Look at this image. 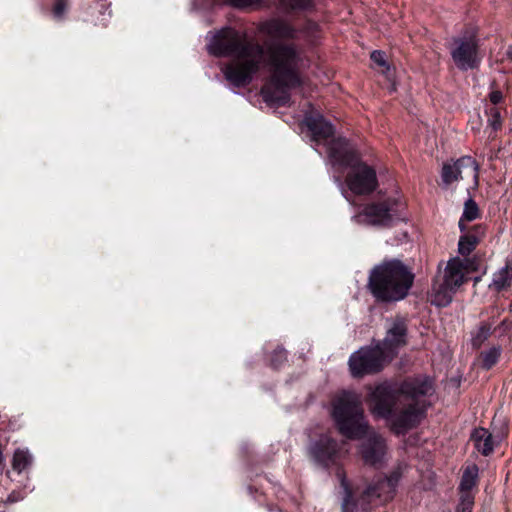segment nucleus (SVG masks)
Returning a JSON list of instances; mask_svg holds the SVG:
<instances>
[{
	"mask_svg": "<svg viewBox=\"0 0 512 512\" xmlns=\"http://www.w3.org/2000/svg\"><path fill=\"white\" fill-rule=\"evenodd\" d=\"M258 29L267 38L264 46L227 27L211 36L208 52L217 57H234L221 70L225 79L238 88L252 82L266 52L270 75L260 93L267 104L284 106L290 101V91L302 84L300 49L292 42H284L297 39L299 30L282 19L262 22Z\"/></svg>",
	"mask_w": 512,
	"mask_h": 512,
	"instance_id": "1",
	"label": "nucleus"
},
{
	"mask_svg": "<svg viewBox=\"0 0 512 512\" xmlns=\"http://www.w3.org/2000/svg\"><path fill=\"white\" fill-rule=\"evenodd\" d=\"M433 393V382L427 376L408 378L395 385L383 383L371 393V411L390 419L396 434H404L421 421L428 406L425 398Z\"/></svg>",
	"mask_w": 512,
	"mask_h": 512,
	"instance_id": "2",
	"label": "nucleus"
},
{
	"mask_svg": "<svg viewBox=\"0 0 512 512\" xmlns=\"http://www.w3.org/2000/svg\"><path fill=\"white\" fill-rule=\"evenodd\" d=\"M333 419L339 432L348 439H361L360 453L365 464L380 467L387 459L385 439L376 432L369 433V426L364 417L361 395L342 392L333 402Z\"/></svg>",
	"mask_w": 512,
	"mask_h": 512,
	"instance_id": "3",
	"label": "nucleus"
},
{
	"mask_svg": "<svg viewBox=\"0 0 512 512\" xmlns=\"http://www.w3.org/2000/svg\"><path fill=\"white\" fill-rule=\"evenodd\" d=\"M414 282L411 269L398 259L385 260L369 275L368 286L373 296L383 302L404 299Z\"/></svg>",
	"mask_w": 512,
	"mask_h": 512,
	"instance_id": "4",
	"label": "nucleus"
},
{
	"mask_svg": "<svg viewBox=\"0 0 512 512\" xmlns=\"http://www.w3.org/2000/svg\"><path fill=\"white\" fill-rule=\"evenodd\" d=\"M407 466L399 464L389 477L369 485L357 500H354L349 484L342 471L337 476L343 490L342 512H368L372 505H378L393 498L396 487Z\"/></svg>",
	"mask_w": 512,
	"mask_h": 512,
	"instance_id": "5",
	"label": "nucleus"
},
{
	"mask_svg": "<svg viewBox=\"0 0 512 512\" xmlns=\"http://www.w3.org/2000/svg\"><path fill=\"white\" fill-rule=\"evenodd\" d=\"M404 204L395 198L371 202L352 217L358 224L388 228L405 220Z\"/></svg>",
	"mask_w": 512,
	"mask_h": 512,
	"instance_id": "6",
	"label": "nucleus"
},
{
	"mask_svg": "<svg viewBox=\"0 0 512 512\" xmlns=\"http://www.w3.org/2000/svg\"><path fill=\"white\" fill-rule=\"evenodd\" d=\"M387 360L389 358L381 350L380 345L367 346L352 353L348 365L351 375L360 378L380 372Z\"/></svg>",
	"mask_w": 512,
	"mask_h": 512,
	"instance_id": "7",
	"label": "nucleus"
},
{
	"mask_svg": "<svg viewBox=\"0 0 512 512\" xmlns=\"http://www.w3.org/2000/svg\"><path fill=\"white\" fill-rule=\"evenodd\" d=\"M350 172L346 176V184L351 192L356 195H368L378 187L376 171L360 159L349 167Z\"/></svg>",
	"mask_w": 512,
	"mask_h": 512,
	"instance_id": "8",
	"label": "nucleus"
},
{
	"mask_svg": "<svg viewBox=\"0 0 512 512\" xmlns=\"http://www.w3.org/2000/svg\"><path fill=\"white\" fill-rule=\"evenodd\" d=\"M479 165L470 156H463L455 161L443 164L441 181L444 188L450 187L455 182L471 177L474 184L478 183Z\"/></svg>",
	"mask_w": 512,
	"mask_h": 512,
	"instance_id": "9",
	"label": "nucleus"
},
{
	"mask_svg": "<svg viewBox=\"0 0 512 512\" xmlns=\"http://www.w3.org/2000/svg\"><path fill=\"white\" fill-rule=\"evenodd\" d=\"M450 53L454 64L460 70L474 69L480 63L478 43L473 35L455 38Z\"/></svg>",
	"mask_w": 512,
	"mask_h": 512,
	"instance_id": "10",
	"label": "nucleus"
},
{
	"mask_svg": "<svg viewBox=\"0 0 512 512\" xmlns=\"http://www.w3.org/2000/svg\"><path fill=\"white\" fill-rule=\"evenodd\" d=\"M310 457L319 465L328 467L334 464L340 457V446L336 440L328 435H321L318 439L311 441L309 448Z\"/></svg>",
	"mask_w": 512,
	"mask_h": 512,
	"instance_id": "11",
	"label": "nucleus"
},
{
	"mask_svg": "<svg viewBox=\"0 0 512 512\" xmlns=\"http://www.w3.org/2000/svg\"><path fill=\"white\" fill-rule=\"evenodd\" d=\"M407 325L402 318H395L387 328L385 338L379 342L381 350L390 359L394 357L397 351L406 345Z\"/></svg>",
	"mask_w": 512,
	"mask_h": 512,
	"instance_id": "12",
	"label": "nucleus"
},
{
	"mask_svg": "<svg viewBox=\"0 0 512 512\" xmlns=\"http://www.w3.org/2000/svg\"><path fill=\"white\" fill-rule=\"evenodd\" d=\"M327 151L333 165L352 166L360 159L357 151L345 138H333L327 144Z\"/></svg>",
	"mask_w": 512,
	"mask_h": 512,
	"instance_id": "13",
	"label": "nucleus"
},
{
	"mask_svg": "<svg viewBox=\"0 0 512 512\" xmlns=\"http://www.w3.org/2000/svg\"><path fill=\"white\" fill-rule=\"evenodd\" d=\"M304 123L311 132L312 140L316 143L324 142L327 145L333 139L334 128L322 115L306 116Z\"/></svg>",
	"mask_w": 512,
	"mask_h": 512,
	"instance_id": "14",
	"label": "nucleus"
},
{
	"mask_svg": "<svg viewBox=\"0 0 512 512\" xmlns=\"http://www.w3.org/2000/svg\"><path fill=\"white\" fill-rule=\"evenodd\" d=\"M466 271V261L453 258L447 263L442 281L456 291L464 283Z\"/></svg>",
	"mask_w": 512,
	"mask_h": 512,
	"instance_id": "15",
	"label": "nucleus"
},
{
	"mask_svg": "<svg viewBox=\"0 0 512 512\" xmlns=\"http://www.w3.org/2000/svg\"><path fill=\"white\" fill-rule=\"evenodd\" d=\"M455 292L453 288L445 285L442 280H436L429 294V301L437 307H446L451 303Z\"/></svg>",
	"mask_w": 512,
	"mask_h": 512,
	"instance_id": "16",
	"label": "nucleus"
},
{
	"mask_svg": "<svg viewBox=\"0 0 512 512\" xmlns=\"http://www.w3.org/2000/svg\"><path fill=\"white\" fill-rule=\"evenodd\" d=\"M483 235L484 229L480 226H475L472 231L463 234L458 242V252L463 256L469 255Z\"/></svg>",
	"mask_w": 512,
	"mask_h": 512,
	"instance_id": "17",
	"label": "nucleus"
},
{
	"mask_svg": "<svg viewBox=\"0 0 512 512\" xmlns=\"http://www.w3.org/2000/svg\"><path fill=\"white\" fill-rule=\"evenodd\" d=\"M476 449L484 456L492 453L494 449V441L492 434L485 428H477L471 436Z\"/></svg>",
	"mask_w": 512,
	"mask_h": 512,
	"instance_id": "18",
	"label": "nucleus"
},
{
	"mask_svg": "<svg viewBox=\"0 0 512 512\" xmlns=\"http://www.w3.org/2000/svg\"><path fill=\"white\" fill-rule=\"evenodd\" d=\"M32 455L27 449H17L14 452L12 467L18 473H21L32 464Z\"/></svg>",
	"mask_w": 512,
	"mask_h": 512,
	"instance_id": "19",
	"label": "nucleus"
},
{
	"mask_svg": "<svg viewBox=\"0 0 512 512\" xmlns=\"http://www.w3.org/2000/svg\"><path fill=\"white\" fill-rule=\"evenodd\" d=\"M511 285V275L508 267H503L493 275L490 287L496 291H501Z\"/></svg>",
	"mask_w": 512,
	"mask_h": 512,
	"instance_id": "20",
	"label": "nucleus"
},
{
	"mask_svg": "<svg viewBox=\"0 0 512 512\" xmlns=\"http://www.w3.org/2000/svg\"><path fill=\"white\" fill-rule=\"evenodd\" d=\"M477 475L478 468L475 465L468 467L464 471L460 482L461 494L465 492H471V489L476 485Z\"/></svg>",
	"mask_w": 512,
	"mask_h": 512,
	"instance_id": "21",
	"label": "nucleus"
},
{
	"mask_svg": "<svg viewBox=\"0 0 512 512\" xmlns=\"http://www.w3.org/2000/svg\"><path fill=\"white\" fill-rule=\"evenodd\" d=\"M479 216L478 206L471 198L466 200L461 219L459 220V228L463 232L465 230L464 221H473Z\"/></svg>",
	"mask_w": 512,
	"mask_h": 512,
	"instance_id": "22",
	"label": "nucleus"
},
{
	"mask_svg": "<svg viewBox=\"0 0 512 512\" xmlns=\"http://www.w3.org/2000/svg\"><path fill=\"white\" fill-rule=\"evenodd\" d=\"M491 335V326L489 324H481L477 332L472 337V345L479 348Z\"/></svg>",
	"mask_w": 512,
	"mask_h": 512,
	"instance_id": "23",
	"label": "nucleus"
},
{
	"mask_svg": "<svg viewBox=\"0 0 512 512\" xmlns=\"http://www.w3.org/2000/svg\"><path fill=\"white\" fill-rule=\"evenodd\" d=\"M501 348L492 347L489 350L482 353V365L485 369H490L495 365L500 357Z\"/></svg>",
	"mask_w": 512,
	"mask_h": 512,
	"instance_id": "24",
	"label": "nucleus"
},
{
	"mask_svg": "<svg viewBox=\"0 0 512 512\" xmlns=\"http://www.w3.org/2000/svg\"><path fill=\"white\" fill-rule=\"evenodd\" d=\"M474 505V496L472 492L462 493L460 502L457 506V512H472Z\"/></svg>",
	"mask_w": 512,
	"mask_h": 512,
	"instance_id": "25",
	"label": "nucleus"
},
{
	"mask_svg": "<svg viewBox=\"0 0 512 512\" xmlns=\"http://www.w3.org/2000/svg\"><path fill=\"white\" fill-rule=\"evenodd\" d=\"M488 124L493 130H498L501 127V116L497 108L489 110Z\"/></svg>",
	"mask_w": 512,
	"mask_h": 512,
	"instance_id": "26",
	"label": "nucleus"
},
{
	"mask_svg": "<svg viewBox=\"0 0 512 512\" xmlns=\"http://www.w3.org/2000/svg\"><path fill=\"white\" fill-rule=\"evenodd\" d=\"M286 358V351L283 348H278L273 352V355L271 357V365L274 368H278L284 361H286Z\"/></svg>",
	"mask_w": 512,
	"mask_h": 512,
	"instance_id": "27",
	"label": "nucleus"
},
{
	"mask_svg": "<svg viewBox=\"0 0 512 512\" xmlns=\"http://www.w3.org/2000/svg\"><path fill=\"white\" fill-rule=\"evenodd\" d=\"M311 5V0H287L286 6L291 10H305Z\"/></svg>",
	"mask_w": 512,
	"mask_h": 512,
	"instance_id": "28",
	"label": "nucleus"
},
{
	"mask_svg": "<svg viewBox=\"0 0 512 512\" xmlns=\"http://www.w3.org/2000/svg\"><path fill=\"white\" fill-rule=\"evenodd\" d=\"M371 60L381 67H386L387 71H389V66L385 60V54L382 51H373L371 53Z\"/></svg>",
	"mask_w": 512,
	"mask_h": 512,
	"instance_id": "29",
	"label": "nucleus"
},
{
	"mask_svg": "<svg viewBox=\"0 0 512 512\" xmlns=\"http://www.w3.org/2000/svg\"><path fill=\"white\" fill-rule=\"evenodd\" d=\"M66 7L67 4L65 0H57L53 8L54 17L61 19L66 11Z\"/></svg>",
	"mask_w": 512,
	"mask_h": 512,
	"instance_id": "30",
	"label": "nucleus"
},
{
	"mask_svg": "<svg viewBox=\"0 0 512 512\" xmlns=\"http://www.w3.org/2000/svg\"><path fill=\"white\" fill-rule=\"evenodd\" d=\"M227 1L236 7H246V6L252 5L254 3H257L260 0H227Z\"/></svg>",
	"mask_w": 512,
	"mask_h": 512,
	"instance_id": "31",
	"label": "nucleus"
},
{
	"mask_svg": "<svg viewBox=\"0 0 512 512\" xmlns=\"http://www.w3.org/2000/svg\"><path fill=\"white\" fill-rule=\"evenodd\" d=\"M502 98H503L502 92H500V91H498V90H496V91H492V92L489 94V99H490V101H491L494 105H496V104L500 103V102H501V100H502Z\"/></svg>",
	"mask_w": 512,
	"mask_h": 512,
	"instance_id": "32",
	"label": "nucleus"
},
{
	"mask_svg": "<svg viewBox=\"0 0 512 512\" xmlns=\"http://www.w3.org/2000/svg\"><path fill=\"white\" fill-rule=\"evenodd\" d=\"M335 182H336V183L338 184V186L341 188L343 196H344L346 199H348V198H347V196H346V192H345V191H344V189H343V185H342V182H341L340 178L335 177Z\"/></svg>",
	"mask_w": 512,
	"mask_h": 512,
	"instance_id": "33",
	"label": "nucleus"
},
{
	"mask_svg": "<svg viewBox=\"0 0 512 512\" xmlns=\"http://www.w3.org/2000/svg\"><path fill=\"white\" fill-rule=\"evenodd\" d=\"M508 56L512 60V46L508 50Z\"/></svg>",
	"mask_w": 512,
	"mask_h": 512,
	"instance_id": "34",
	"label": "nucleus"
},
{
	"mask_svg": "<svg viewBox=\"0 0 512 512\" xmlns=\"http://www.w3.org/2000/svg\"><path fill=\"white\" fill-rule=\"evenodd\" d=\"M3 460V455H2V451L0 450V463L2 462Z\"/></svg>",
	"mask_w": 512,
	"mask_h": 512,
	"instance_id": "35",
	"label": "nucleus"
}]
</instances>
